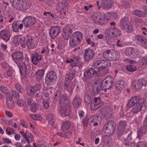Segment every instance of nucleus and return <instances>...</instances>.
I'll return each mask as SVG.
<instances>
[{"mask_svg": "<svg viewBox=\"0 0 147 147\" xmlns=\"http://www.w3.org/2000/svg\"><path fill=\"white\" fill-rule=\"evenodd\" d=\"M114 81L113 78L111 76L107 77L103 81L101 86L98 84H95L93 85L92 91L94 92H99L102 89H100L101 87L105 88L104 89L105 92L107 91V90H108L111 88L112 85L113 84ZM102 90V91L103 90Z\"/></svg>", "mask_w": 147, "mask_h": 147, "instance_id": "obj_1", "label": "nucleus"}, {"mask_svg": "<svg viewBox=\"0 0 147 147\" xmlns=\"http://www.w3.org/2000/svg\"><path fill=\"white\" fill-rule=\"evenodd\" d=\"M16 62L19 67L21 74L23 77H25L26 76L29 74L31 67L28 58L25 60L24 62Z\"/></svg>", "mask_w": 147, "mask_h": 147, "instance_id": "obj_2", "label": "nucleus"}, {"mask_svg": "<svg viewBox=\"0 0 147 147\" xmlns=\"http://www.w3.org/2000/svg\"><path fill=\"white\" fill-rule=\"evenodd\" d=\"M83 36L82 34L79 31L74 33L70 38V46L71 47H75L78 45L82 42Z\"/></svg>", "mask_w": 147, "mask_h": 147, "instance_id": "obj_3", "label": "nucleus"}, {"mask_svg": "<svg viewBox=\"0 0 147 147\" xmlns=\"http://www.w3.org/2000/svg\"><path fill=\"white\" fill-rule=\"evenodd\" d=\"M116 125L113 121H109L104 125L103 129L105 133L109 136L112 135L115 131Z\"/></svg>", "mask_w": 147, "mask_h": 147, "instance_id": "obj_4", "label": "nucleus"}, {"mask_svg": "<svg viewBox=\"0 0 147 147\" xmlns=\"http://www.w3.org/2000/svg\"><path fill=\"white\" fill-rule=\"evenodd\" d=\"M125 54L129 57L133 58L140 57L142 53L137 48L128 47L125 49Z\"/></svg>", "mask_w": 147, "mask_h": 147, "instance_id": "obj_5", "label": "nucleus"}, {"mask_svg": "<svg viewBox=\"0 0 147 147\" xmlns=\"http://www.w3.org/2000/svg\"><path fill=\"white\" fill-rule=\"evenodd\" d=\"M120 27L122 29L125 30L128 33H130L134 30L132 25L127 17H125L121 19Z\"/></svg>", "mask_w": 147, "mask_h": 147, "instance_id": "obj_6", "label": "nucleus"}, {"mask_svg": "<svg viewBox=\"0 0 147 147\" xmlns=\"http://www.w3.org/2000/svg\"><path fill=\"white\" fill-rule=\"evenodd\" d=\"M97 74L95 69L92 68H88L84 71V76L86 79L90 80V82L92 84H96V81L94 79H91L94 74Z\"/></svg>", "mask_w": 147, "mask_h": 147, "instance_id": "obj_7", "label": "nucleus"}, {"mask_svg": "<svg viewBox=\"0 0 147 147\" xmlns=\"http://www.w3.org/2000/svg\"><path fill=\"white\" fill-rule=\"evenodd\" d=\"M71 104L60 105L59 113L60 114L64 117L68 116L71 112Z\"/></svg>", "mask_w": 147, "mask_h": 147, "instance_id": "obj_8", "label": "nucleus"}, {"mask_svg": "<svg viewBox=\"0 0 147 147\" xmlns=\"http://www.w3.org/2000/svg\"><path fill=\"white\" fill-rule=\"evenodd\" d=\"M57 75L56 73L53 71H49L45 77V83L47 85L55 81L57 79Z\"/></svg>", "mask_w": 147, "mask_h": 147, "instance_id": "obj_9", "label": "nucleus"}, {"mask_svg": "<svg viewBox=\"0 0 147 147\" xmlns=\"http://www.w3.org/2000/svg\"><path fill=\"white\" fill-rule=\"evenodd\" d=\"M24 25L27 28L31 27L36 22V18L33 16H28L26 17L22 21Z\"/></svg>", "mask_w": 147, "mask_h": 147, "instance_id": "obj_10", "label": "nucleus"}, {"mask_svg": "<svg viewBox=\"0 0 147 147\" xmlns=\"http://www.w3.org/2000/svg\"><path fill=\"white\" fill-rule=\"evenodd\" d=\"M84 58L85 61H88L92 59L94 55L93 50L88 49L84 50Z\"/></svg>", "mask_w": 147, "mask_h": 147, "instance_id": "obj_11", "label": "nucleus"}, {"mask_svg": "<svg viewBox=\"0 0 147 147\" xmlns=\"http://www.w3.org/2000/svg\"><path fill=\"white\" fill-rule=\"evenodd\" d=\"M61 32V29L59 26H55L51 27L49 32L51 37L53 39L56 38Z\"/></svg>", "mask_w": 147, "mask_h": 147, "instance_id": "obj_12", "label": "nucleus"}, {"mask_svg": "<svg viewBox=\"0 0 147 147\" xmlns=\"http://www.w3.org/2000/svg\"><path fill=\"white\" fill-rule=\"evenodd\" d=\"M26 39V45L28 49H34L36 46V42L32 36L27 35Z\"/></svg>", "mask_w": 147, "mask_h": 147, "instance_id": "obj_13", "label": "nucleus"}, {"mask_svg": "<svg viewBox=\"0 0 147 147\" xmlns=\"http://www.w3.org/2000/svg\"><path fill=\"white\" fill-rule=\"evenodd\" d=\"M143 99H141L140 97L138 96L133 97L129 100L127 104V106L128 107L130 108L133 106L135 104H138L140 102H142Z\"/></svg>", "mask_w": 147, "mask_h": 147, "instance_id": "obj_14", "label": "nucleus"}, {"mask_svg": "<svg viewBox=\"0 0 147 147\" xmlns=\"http://www.w3.org/2000/svg\"><path fill=\"white\" fill-rule=\"evenodd\" d=\"M143 85V80L142 79H136L133 82L132 86L133 89L138 91L141 88Z\"/></svg>", "mask_w": 147, "mask_h": 147, "instance_id": "obj_15", "label": "nucleus"}, {"mask_svg": "<svg viewBox=\"0 0 147 147\" xmlns=\"http://www.w3.org/2000/svg\"><path fill=\"white\" fill-rule=\"evenodd\" d=\"M47 119L49 123L51 125L53 128H55L57 126V123L56 122L55 117L51 113H49L47 115Z\"/></svg>", "mask_w": 147, "mask_h": 147, "instance_id": "obj_16", "label": "nucleus"}, {"mask_svg": "<svg viewBox=\"0 0 147 147\" xmlns=\"http://www.w3.org/2000/svg\"><path fill=\"white\" fill-rule=\"evenodd\" d=\"M0 36L2 39L6 42L8 41L11 36L9 30L5 29L2 30L0 33Z\"/></svg>", "mask_w": 147, "mask_h": 147, "instance_id": "obj_17", "label": "nucleus"}, {"mask_svg": "<svg viewBox=\"0 0 147 147\" xmlns=\"http://www.w3.org/2000/svg\"><path fill=\"white\" fill-rule=\"evenodd\" d=\"M20 133L28 142V144H30V140L31 141L34 140L33 136L30 133H28L27 130L25 131L23 129L20 131Z\"/></svg>", "mask_w": 147, "mask_h": 147, "instance_id": "obj_18", "label": "nucleus"}, {"mask_svg": "<svg viewBox=\"0 0 147 147\" xmlns=\"http://www.w3.org/2000/svg\"><path fill=\"white\" fill-rule=\"evenodd\" d=\"M90 123L94 126L98 125V123L100 122L101 117L100 115L95 114L90 117Z\"/></svg>", "mask_w": 147, "mask_h": 147, "instance_id": "obj_19", "label": "nucleus"}, {"mask_svg": "<svg viewBox=\"0 0 147 147\" xmlns=\"http://www.w3.org/2000/svg\"><path fill=\"white\" fill-rule=\"evenodd\" d=\"M5 95L7 96L6 104L7 107L10 109H13L14 107V103L12 98L9 96L8 93H5Z\"/></svg>", "mask_w": 147, "mask_h": 147, "instance_id": "obj_20", "label": "nucleus"}, {"mask_svg": "<svg viewBox=\"0 0 147 147\" xmlns=\"http://www.w3.org/2000/svg\"><path fill=\"white\" fill-rule=\"evenodd\" d=\"M147 132V126H144L141 127L138 130L137 136L136 140H140L143 135Z\"/></svg>", "mask_w": 147, "mask_h": 147, "instance_id": "obj_21", "label": "nucleus"}, {"mask_svg": "<svg viewBox=\"0 0 147 147\" xmlns=\"http://www.w3.org/2000/svg\"><path fill=\"white\" fill-rule=\"evenodd\" d=\"M31 57V61L35 65H36L41 60L42 58V56L38 53H35L32 55Z\"/></svg>", "mask_w": 147, "mask_h": 147, "instance_id": "obj_22", "label": "nucleus"}, {"mask_svg": "<svg viewBox=\"0 0 147 147\" xmlns=\"http://www.w3.org/2000/svg\"><path fill=\"white\" fill-rule=\"evenodd\" d=\"M144 100H142V102H139V103L137 104L133 107L131 110V111L133 114L137 113L141 110L143 106Z\"/></svg>", "mask_w": 147, "mask_h": 147, "instance_id": "obj_23", "label": "nucleus"}, {"mask_svg": "<svg viewBox=\"0 0 147 147\" xmlns=\"http://www.w3.org/2000/svg\"><path fill=\"white\" fill-rule=\"evenodd\" d=\"M62 94L59 100L60 105H65V104H71V102L70 101L68 95L66 93H64L63 94Z\"/></svg>", "mask_w": 147, "mask_h": 147, "instance_id": "obj_24", "label": "nucleus"}, {"mask_svg": "<svg viewBox=\"0 0 147 147\" xmlns=\"http://www.w3.org/2000/svg\"><path fill=\"white\" fill-rule=\"evenodd\" d=\"M31 6L30 3L26 1H22L19 11H25L29 9Z\"/></svg>", "mask_w": 147, "mask_h": 147, "instance_id": "obj_25", "label": "nucleus"}, {"mask_svg": "<svg viewBox=\"0 0 147 147\" xmlns=\"http://www.w3.org/2000/svg\"><path fill=\"white\" fill-rule=\"evenodd\" d=\"M106 32H111V34L115 36H119L121 34V32L120 30L116 28L115 27L107 28L105 31Z\"/></svg>", "mask_w": 147, "mask_h": 147, "instance_id": "obj_26", "label": "nucleus"}, {"mask_svg": "<svg viewBox=\"0 0 147 147\" xmlns=\"http://www.w3.org/2000/svg\"><path fill=\"white\" fill-rule=\"evenodd\" d=\"M23 24L22 23L18 24L17 21H14L12 24V28L13 31L15 32L19 31V29L21 30L23 28Z\"/></svg>", "mask_w": 147, "mask_h": 147, "instance_id": "obj_27", "label": "nucleus"}, {"mask_svg": "<svg viewBox=\"0 0 147 147\" xmlns=\"http://www.w3.org/2000/svg\"><path fill=\"white\" fill-rule=\"evenodd\" d=\"M12 57L16 59L18 62H22L24 59V56L22 53L20 52H17L14 53L12 55Z\"/></svg>", "mask_w": 147, "mask_h": 147, "instance_id": "obj_28", "label": "nucleus"}, {"mask_svg": "<svg viewBox=\"0 0 147 147\" xmlns=\"http://www.w3.org/2000/svg\"><path fill=\"white\" fill-rule=\"evenodd\" d=\"M71 127V123L69 121H66L63 123L61 127L62 131H65L68 133L69 132V129Z\"/></svg>", "mask_w": 147, "mask_h": 147, "instance_id": "obj_29", "label": "nucleus"}, {"mask_svg": "<svg viewBox=\"0 0 147 147\" xmlns=\"http://www.w3.org/2000/svg\"><path fill=\"white\" fill-rule=\"evenodd\" d=\"M113 4V2L111 0H102L101 5L103 8L109 9L111 7Z\"/></svg>", "mask_w": 147, "mask_h": 147, "instance_id": "obj_30", "label": "nucleus"}, {"mask_svg": "<svg viewBox=\"0 0 147 147\" xmlns=\"http://www.w3.org/2000/svg\"><path fill=\"white\" fill-rule=\"evenodd\" d=\"M65 88L66 91L68 92L73 91V87L72 86L71 80H66Z\"/></svg>", "mask_w": 147, "mask_h": 147, "instance_id": "obj_31", "label": "nucleus"}, {"mask_svg": "<svg viewBox=\"0 0 147 147\" xmlns=\"http://www.w3.org/2000/svg\"><path fill=\"white\" fill-rule=\"evenodd\" d=\"M82 100L78 96H76L74 98L73 104L74 107L77 108L80 106L81 104Z\"/></svg>", "mask_w": 147, "mask_h": 147, "instance_id": "obj_32", "label": "nucleus"}, {"mask_svg": "<svg viewBox=\"0 0 147 147\" xmlns=\"http://www.w3.org/2000/svg\"><path fill=\"white\" fill-rule=\"evenodd\" d=\"M113 52L110 50L108 49L105 51L103 53L104 58L109 60H111Z\"/></svg>", "mask_w": 147, "mask_h": 147, "instance_id": "obj_33", "label": "nucleus"}, {"mask_svg": "<svg viewBox=\"0 0 147 147\" xmlns=\"http://www.w3.org/2000/svg\"><path fill=\"white\" fill-rule=\"evenodd\" d=\"M13 7L19 11L20 8L21 0H10Z\"/></svg>", "mask_w": 147, "mask_h": 147, "instance_id": "obj_34", "label": "nucleus"}, {"mask_svg": "<svg viewBox=\"0 0 147 147\" xmlns=\"http://www.w3.org/2000/svg\"><path fill=\"white\" fill-rule=\"evenodd\" d=\"M101 16L99 14H98L97 12H96L92 15V20L93 22L97 24H98L99 21L100 19Z\"/></svg>", "mask_w": 147, "mask_h": 147, "instance_id": "obj_35", "label": "nucleus"}, {"mask_svg": "<svg viewBox=\"0 0 147 147\" xmlns=\"http://www.w3.org/2000/svg\"><path fill=\"white\" fill-rule=\"evenodd\" d=\"M45 71L43 69H40L38 70L36 72V77L37 80L40 81L43 76Z\"/></svg>", "mask_w": 147, "mask_h": 147, "instance_id": "obj_36", "label": "nucleus"}, {"mask_svg": "<svg viewBox=\"0 0 147 147\" xmlns=\"http://www.w3.org/2000/svg\"><path fill=\"white\" fill-rule=\"evenodd\" d=\"M123 142L125 146L128 147H133L135 145L134 142L126 138L123 140Z\"/></svg>", "mask_w": 147, "mask_h": 147, "instance_id": "obj_37", "label": "nucleus"}, {"mask_svg": "<svg viewBox=\"0 0 147 147\" xmlns=\"http://www.w3.org/2000/svg\"><path fill=\"white\" fill-rule=\"evenodd\" d=\"M145 38L142 36L138 35L136 36L134 38L135 41L136 43L139 45L142 44V43L144 41Z\"/></svg>", "mask_w": 147, "mask_h": 147, "instance_id": "obj_38", "label": "nucleus"}, {"mask_svg": "<svg viewBox=\"0 0 147 147\" xmlns=\"http://www.w3.org/2000/svg\"><path fill=\"white\" fill-rule=\"evenodd\" d=\"M108 72L107 68L106 67H103L99 70H98L97 71V74L98 76H100L107 73Z\"/></svg>", "mask_w": 147, "mask_h": 147, "instance_id": "obj_39", "label": "nucleus"}, {"mask_svg": "<svg viewBox=\"0 0 147 147\" xmlns=\"http://www.w3.org/2000/svg\"><path fill=\"white\" fill-rule=\"evenodd\" d=\"M100 19L99 21L98 25H102L106 24L109 21L108 18L105 16H100Z\"/></svg>", "mask_w": 147, "mask_h": 147, "instance_id": "obj_40", "label": "nucleus"}, {"mask_svg": "<svg viewBox=\"0 0 147 147\" xmlns=\"http://www.w3.org/2000/svg\"><path fill=\"white\" fill-rule=\"evenodd\" d=\"M40 88V87L38 84H36L34 86L32 87H29L28 89L27 92H36L37 91H39Z\"/></svg>", "mask_w": 147, "mask_h": 147, "instance_id": "obj_41", "label": "nucleus"}, {"mask_svg": "<svg viewBox=\"0 0 147 147\" xmlns=\"http://www.w3.org/2000/svg\"><path fill=\"white\" fill-rule=\"evenodd\" d=\"M101 60H98L93 63L92 64V66L96 69H98V70H99L102 67V65Z\"/></svg>", "mask_w": 147, "mask_h": 147, "instance_id": "obj_42", "label": "nucleus"}, {"mask_svg": "<svg viewBox=\"0 0 147 147\" xmlns=\"http://www.w3.org/2000/svg\"><path fill=\"white\" fill-rule=\"evenodd\" d=\"M132 14L139 17H144V13L143 11L138 9H136L133 11Z\"/></svg>", "mask_w": 147, "mask_h": 147, "instance_id": "obj_43", "label": "nucleus"}, {"mask_svg": "<svg viewBox=\"0 0 147 147\" xmlns=\"http://www.w3.org/2000/svg\"><path fill=\"white\" fill-rule=\"evenodd\" d=\"M120 57L119 53L117 51H113L111 61H116Z\"/></svg>", "mask_w": 147, "mask_h": 147, "instance_id": "obj_44", "label": "nucleus"}, {"mask_svg": "<svg viewBox=\"0 0 147 147\" xmlns=\"http://www.w3.org/2000/svg\"><path fill=\"white\" fill-rule=\"evenodd\" d=\"M126 134L127 137L126 138L134 142V138L132 132L131 130H129L127 132Z\"/></svg>", "mask_w": 147, "mask_h": 147, "instance_id": "obj_45", "label": "nucleus"}, {"mask_svg": "<svg viewBox=\"0 0 147 147\" xmlns=\"http://www.w3.org/2000/svg\"><path fill=\"white\" fill-rule=\"evenodd\" d=\"M126 69L129 71L134 72L137 70V67L131 64L127 66Z\"/></svg>", "mask_w": 147, "mask_h": 147, "instance_id": "obj_46", "label": "nucleus"}, {"mask_svg": "<svg viewBox=\"0 0 147 147\" xmlns=\"http://www.w3.org/2000/svg\"><path fill=\"white\" fill-rule=\"evenodd\" d=\"M127 126V123L125 121H122L119 122L117 127L125 129Z\"/></svg>", "mask_w": 147, "mask_h": 147, "instance_id": "obj_47", "label": "nucleus"}, {"mask_svg": "<svg viewBox=\"0 0 147 147\" xmlns=\"http://www.w3.org/2000/svg\"><path fill=\"white\" fill-rule=\"evenodd\" d=\"M26 38L25 36H23L20 38L19 42L20 45L22 48H25L26 46Z\"/></svg>", "mask_w": 147, "mask_h": 147, "instance_id": "obj_48", "label": "nucleus"}, {"mask_svg": "<svg viewBox=\"0 0 147 147\" xmlns=\"http://www.w3.org/2000/svg\"><path fill=\"white\" fill-rule=\"evenodd\" d=\"M102 65V67L109 66L111 65V63L110 60H101Z\"/></svg>", "mask_w": 147, "mask_h": 147, "instance_id": "obj_49", "label": "nucleus"}, {"mask_svg": "<svg viewBox=\"0 0 147 147\" xmlns=\"http://www.w3.org/2000/svg\"><path fill=\"white\" fill-rule=\"evenodd\" d=\"M105 35V37H104V40L106 42L108 43L109 41H111L112 38L111 36L109 34V32H108Z\"/></svg>", "mask_w": 147, "mask_h": 147, "instance_id": "obj_50", "label": "nucleus"}, {"mask_svg": "<svg viewBox=\"0 0 147 147\" xmlns=\"http://www.w3.org/2000/svg\"><path fill=\"white\" fill-rule=\"evenodd\" d=\"M36 105V103L34 102L30 106V110L32 112L35 113L37 110L38 108H37Z\"/></svg>", "mask_w": 147, "mask_h": 147, "instance_id": "obj_51", "label": "nucleus"}, {"mask_svg": "<svg viewBox=\"0 0 147 147\" xmlns=\"http://www.w3.org/2000/svg\"><path fill=\"white\" fill-rule=\"evenodd\" d=\"M94 102L100 107L103 105V102L100 97H95L94 99Z\"/></svg>", "mask_w": 147, "mask_h": 147, "instance_id": "obj_52", "label": "nucleus"}, {"mask_svg": "<svg viewBox=\"0 0 147 147\" xmlns=\"http://www.w3.org/2000/svg\"><path fill=\"white\" fill-rule=\"evenodd\" d=\"M85 101L88 104H89L91 102V97L90 95L88 94L86 92V95L85 96Z\"/></svg>", "mask_w": 147, "mask_h": 147, "instance_id": "obj_53", "label": "nucleus"}, {"mask_svg": "<svg viewBox=\"0 0 147 147\" xmlns=\"http://www.w3.org/2000/svg\"><path fill=\"white\" fill-rule=\"evenodd\" d=\"M100 107V105H99L94 102L93 103H92L90 105L91 109L94 111Z\"/></svg>", "mask_w": 147, "mask_h": 147, "instance_id": "obj_54", "label": "nucleus"}, {"mask_svg": "<svg viewBox=\"0 0 147 147\" xmlns=\"http://www.w3.org/2000/svg\"><path fill=\"white\" fill-rule=\"evenodd\" d=\"M63 31L67 33H69L71 34L73 32L72 30L69 26H67L65 27L63 29Z\"/></svg>", "mask_w": 147, "mask_h": 147, "instance_id": "obj_55", "label": "nucleus"}, {"mask_svg": "<svg viewBox=\"0 0 147 147\" xmlns=\"http://www.w3.org/2000/svg\"><path fill=\"white\" fill-rule=\"evenodd\" d=\"M15 86L16 89L17 91L19 92H22L23 91V88L19 83H16L15 85Z\"/></svg>", "mask_w": 147, "mask_h": 147, "instance_id": "obj_56", "label": "nucleus"}, {"mask_svg": "<svg viewBox=\"0 0 147 147\" xmlns=\"http://www.w3.org/2000/svg\"><path fill=\"white\" fill-rule=\"evenodd\" d=\"M141 63L144 65H147V57H144L140 59Z\"/></svg>", "mask_w": 147, "mask_h": 147, "instance_id": "obj_57", "label": "nucleus"}, {"mask_svg": "<svg viewBox=\"0 0 147 147\" xmlns=\"http://www.w3.org/2000/svg\"><path fill=\"white\" fill-rule=\"evenodd\" d=\"M42 103L45 109H47L49 108V100L48 99L43 100L42 101Z\"/></svg>", "mask_w": 147, "mask_h": 147, "instance_id": "obj_58", "label": "nucleus"}, {"mask_svg": "<svg viewBox=\"0 0 147 147\" xmlns=\"http://www.w3.org/2000/svg\"><path fill=\"white\" fill-rule=\"evenodd\" d=\"M70 65L72 67L76 66H78L80 67H82L83 66L82 62H80L79 63V64H77L74 61V62H72L71 63Z\"/></svg>", "mask_w": 147, "mask_h": 147, "instance_id": "obj_59", "label": "nucleus"}, {"mask_svg": "<svg viewBox=\"0 0 147 147\" xmlns=\"http://www.w3.org/2000/svg\"><path fill=\"white\" fill-rule=\"evenodd\" d=\"M136 147H147V144L144 142H139L137 143Z\"/></svg>", "mask_w": 147, "mask_h": 147, "instance_id": "obj_60", "label": "nucleus"}, {"mask_svg": "<svg viewBox=\"0 0 147 147\" xmlns=\"http://www.w3.org/2000/svg\"><path fill=\"white\" fill-rule=\"evenodd\" d=\"M71 34H69V33H67L63 31L62 33V35L63 38L65 40H68L69 37Z\"/></svg>", "mask_w": 147, "mask_h": 147, "instance_id": "obj_61", "label": "nucleus"}, {"mask_svg": "<svg viewBox=\"0 0 147 147\" xmlns=\"http://www.w3.org/2000/svg\"><path fill=\"white\" fill-rule=\"evenodd\" d=\"M124 129L117 127V137H120L122 134Z\"/></svg>", "mask_w": 147, "mask_h": 147, "instance_id": "obj_62", "label": "nucleus"}, {"mask_svg": "<svg viewBox=\"0 0 147 147\" xmlns=\"http://www.w3.org/2000/svg\"><path fill=\"white\" fill-rule=\"evenodd\" d=\"M42 54L45 53L47 56H48L49 53V51L48 47L44 48L41 51Z\"/></svg>", "mask_w": 147, "mask_h": 147, "instance_id": "obj_63", "label": "nucleus"}, {"mask_svg": "<svg viewBox=\"0 0 147 147\" xmlns=\"http://www.w3.org/2000/svg\"><path fill=\"white\" fill-rule=\"evenodd\" d=\"M67 133L65 131H62V132H59L57 133L58 135L62 137L66 138L67 136Z\"/></svg>", "mask_w": 147, "mask_h": 147, "instance_id": "obj_64", "label": "nucleus"}]
</instances>
